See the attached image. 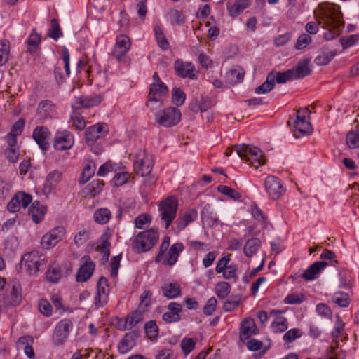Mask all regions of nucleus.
Returning <instances> with one entry per match:
<instances>
[{"instance_id": "nucleus-49", "label": "nucleus", "mask_w": 359, "mask_h": 359, "mask_svg": "<svg viewBox=\"0 0 359 359\" xmlns=\"http://www.w3.org/2000/svg\"><path fill=\"white\" fill-rule=\"evenodd\" d=\"M10 43L7 40L0 41V65L5 64L9 57Z\"/></svg>"}, {"instance_id": "nucleus-53", "label": "nucleus", "mask_w": 359, "mask_h": 359, "mask_svg": "<svg viewBox=\"0 0 359 359\" xmlns=\"http://www.w3.org/2000/svg\"><path fill=\"white\" fill-rule=\"evenodd\" d=\"M95 170V165L94 164L86 165L82 172L81 178L79 180V183L83 184L87 182L90 179V177L94 175Z\"/></svg>"}, {"instance_id": "nucleus-9", "label": "nucleus", "mask_w": 359, "mask_h": 359, "mask_svg": "<svg viewBox=\"0 0 359 359\" xmlns=\"http://www.w3.org/2000/svg\"><path fill=\"white\" fill-rule=\"evenodd\" d=\"M156 121L161 126L171 127L177 125L181 119L180 111L175 107H168L156 114Z\"/></svg>"}, {"instance_id": "nucleus-38", "label": "nucleus", "mask_w": 359, "mask_h": 359, "mask_svg": "<svg viewBox=\"0 0 359 359\" xmlns=\"http://www.w3.org/2000/svg\"><path fill=\"white\" fill-rule=\"evenodd\" d=\"M41 38L40 34L33 30L27 40V50L30 53H34L41 43Z\"/></svg>"}, {"instance_id": "nucleus-40", "label": "nucleus", "mask_w": 359, "mask_h": 359, "mask_svg": "<svg viewBox=\"0 0 359 359\" xmlns=\"http://www.w3.org/2000/svg\"><path fill=\"white\" fill-rule=\"evenodd\" d=\"M250 0H236L234 4L229 8L230 15L238 16L250 6Z\"/></svg>"}, {"instance_id": "nucleus-43", "label": "nucleus", "mask_w": 359, "mask_h": 359, "mask_svg": "<svg viewBox=\"0 0 359 359\" xmlns=\"http://www.w3.org/2000/svg\"><path fill=\"white\" fill-rule=\"evenodd\" d=\"M273 73L274 81L278 83H285L288 81L294 79V73L291 69L285 72H272Z\"/></svg>"}, {"instance_id": "nucleus-51", "label": "nucleus", "mask_w": 359, "mask_h": 359, "mask_svg": "<svg viewBox=\"0 0 359 359\" xmlns=\"http://www.w3.org/2000/svg\"><path fill=\"white\" fill-rule=\"evenodd\" d=\"M154 32L156 39L159 47H161L163 50H167L169 47V43L165 37L161 28L159 26H155Z\"/></svg>"}, {"instance_id": "nucleus-37", "label": "nucleus", "mask_w": 359, "mask_h": 359, "mask_svg": "<svg viewBox=\"0 0 359 359\" xmlns=\"http://www.w3.org/2000/svg\"><path fill=\"white\" fill-rule=\"evenodd\" d=\"M243 77L244 71L240 67L231 69L226 75V81L231 85L241 82Z\"/></svg>"}, {"instance_id": "nucleus-33", "label": "nucleus", "mask_w": 359, "mask_h": 359, "mask_svg": "<svg viewBox=\"0 0 359 359\" xmlns=\"http://www.w3.org/2000/svg\"><path fill=\"white\" fill-rule=\"evenodd\" d=\"M261 245V241L257 238L248 239L244 245L243 252L248 257L255 255Z\"/></svg>"}, {"instance_id": "nucleus-13", "label": "nucleus", "mask_w": 359, "mask_h": 359, "mask_svg": "<svg viewBox=\"0 0 359 359\" xmlns=\"http://www.w3.org/2000/svg\"><path fill=\"white\" fill-rule=\"evenodd\" d=\"M74 144V137L67 130L59 131L56 133L54 140V147L58 151L69 149Z\"/></svg>"}, {"instance_id": "nucleus-35", "label": "nucleus", "mask_w": 359, "mask_h": 359, "mask_svg": "<svg viewBox=\"0 0 359 359\" xmlns=\"http://www.w3.org/2000/svg\"><path fill=\"white\" fill-rule=\"evenodd\" d=\"M19 247V241L16 236H10L4 241V252L7 256L15 255Z\"/></svg>"}, {"instance_id": "nucleus-52", "label": "nucleus", "mask_w": 359, "mask_h": 359, "mask_svg": "<svg viewBox=\"0 0 359 359\" xmlns=\"http://www.w3.org/2000/svg\"><path fill=\"white\" fill-rule=\"evenodd\" d=\"M90 238V230L88 229L79 231L74 236V241L76 245L81 246L85 244Z\"/></svg>"}, {"instance_id": "nucleus-10", "label": "nucleus", "mask_w": 359, "mask_h": 359, "mask_svg": "<svg viewBox=\"0 0 359 359\" xmlns=\"http://www.w3.org/2000/svg\"><path fill=\"white\" fill-rule=\"evenodd\" d=\"M264 187L268 196L273 200L279 199L286 191L280 180L273 175H269L266 178Z\"/></svg>"}, {"instance_id": "nucleus-15", "label": "nucleus", "mask_w": 359, "mask_h": 359, "mask_svg": "<svg viewBox=\"0 0 359 359\" xmlns=\"http://www.w3.org/2000/svg\"><path fill=\"white\" fill-rule=\"evenodd\" d=\"M139 336L140 333L137 330L126 333L118 344V352L121 354L128 353L135 346V340Z\"/></svg>"}, {"instance_id": "nucleus-20", "label": "nucleus", "mask_w": 359, "mask_h": 359, "mask_svg": "<svg viewBox=\"0 0 359 359\" xmlns=\"http://www.w3.org/2000/svg\"><path fill=\"white\" fill-rule=\"evenodd\" d=\"M214 105L215 103L211 98L207 96H201L200 97L194 98L189 103V107L191 111L197 113L199 111L201 112L206 111Z\"/></svg>"}, {"instance_id": "nucleus-61", "label": "nucleus", "mask_w": 359, "mask_h": 359, "mask_svg": "<svg viewBox=\"0 0 359 359\" xmlns=\"http://www.w3.org/2000/svg\"><path fill=\"white\" fill-rule=\"evenodd\" d=\"M180 345L183 353L188 355L195 348L196 341L192 338H184L182 340Z\"/></svg>"}, {"instance_id": "nucleus-5", "label": "nucleus", "mask_w": 359, "mask_h": 359, "mask_svg": "<svg viewBox=\"0 0 359 359\" xmlns=\"http://www.w3.org/2000/svg\"><path fill=\"white\" fill-rule=\"evenodd\" d=\"M46 257L39 251H32L25 254L20 263V268L24 269L29 276L36 275L46 264Z\"/></svg>"}, {"instance_id": "nucleus-27", "label": "nucleus", "mask_w": 359, "mask_h": 359, "mask_svg": "<svg viewBox=\"0 0 359 359\" xmlns=\"http://www.w3.org/2000/svg\"><path fill=\"white\" fill-rule=\"evenodd\" d=\"M198 217V212L195 209H190L186 211L177 219L176 223L178 229L182 230L191 222L195 221Z\"/></svg>"}, {"instance_id": "nucleus-17", "label": "nucleus", "mask_w": 359, "mask_h": 359, "mask_svg": "<svg viewBox=\"0 0 359 359\" xmlns=\"http://www.w3.org/2000/svg\"><path fill=\"white\" fill-rule=\"evenodd\" d=\"M50 135V133L47 128L37 126L33 131L32 137L40 148L46 151L49 147Z\"/></svg>"}, {"instance_id": "nucleus-31", "label": "nucleus", "mask_w": 359, "mask_h": 359, "mask_svg": "<svg viewBox=\"0 0 359 359\" xmlns=\"http://www.w3.org/2000/svg\"><path fill=\"white\" fill-rule=\"evenodd\" d=\"M103 126L96 124L89 127L86 131V141L88 144L92 145L101 136Z\"/></svg>"}, {"instance_id": "nucleus-22", "label": "nucleus", "mask_w": 359, "mask_h": 359, "mask_svg": "<svg viewBox=\"0 0 359 359\" xmlns=\"http://www.w3.org/2000/svg\"><path fill=\"white\" fill-rule=\"evenodd\" d=\"M327 265L328 263L325 261L316 262L310 265L300 276L308 281L313 280Z\"/></svg>"}, {"instance_id": "nucleus-23", "label": "nucleus", "mask_w": 359, "mask_h": 359, "mask_svg": "<svg viewBox=\"0 0 359 359\" xmlns=\"http://www.w3.org/2000/svg\"><path fill=\"white\" fill-rule=\"evenodd\" d=\"M168 88L163 83H151L148 95V101L147 104L149 105V102H160L161 97L168 93Z\"/></svg>"}, {"instance_id": "nucleus-62", "label": "nucleus", "mask_w": 359, "mask_h": 359, "mask_svg": "<svg viewBox=\"0 0 359 359\" xmlns=\"http://www.w3.org/2000/svg\"><path fill=\"white\" fill-rule=\"evenodd\" d=\"M305 297L302 293H292L287 295L284 299V302L288 304H300L304 302Z\"/></svg>"}, {"instance_id": "nucleus-48", "label": "nucleus", "mask_w": 359, "mask_h": 359, "mask_svg": "<svg viewBox=\"0 0 359 359\" xmlns=\"http://www.w3.org/2000/svg\"><path fill=\"white\" fill-rule=\"evenodd\" d=\"M151 297L152 292L150 290H144L140 297V303L138 306V309L145 312L147 309L151 306Z\"/></svg>"}, {"instance_id": "nucleus-44", "label": "nucleus", "mask_w": 359, "mask_h": 359, "mask_svg": "<svg viewBox=\"0 0 359 359\" xmlns=\"http://www.w3.org/2000/svg\"><path fill=\"white\" fill-rule=\"evenodd\" d=\"M337 55L335 50L329 52H323L315 59V63L318 65H327Z\"/></svg>"}, {"instance_id": "nucleus-54", "label": "nucleus", "mask_w": 359, "mask_h": 359, "mask_svg": "<svg viewBox=\"0 0 359 359\" xmlns=\"http://www.w3.org/2000/svg\"><path fill=\"white\" fill-rule=\"evenodd\" d=\"M104 184L103 181L93 180L86 187V190L91 196H95L99 194Z\"/></svg>"}, {"instance_id": "nucleus-1", "label": "nucleus", "mask_w": 359, "mask_h": 359, "mask_svg": "<svg viewBox=\"0 0 359 359\" xmlns=\"http://www.w3.org/2000/svg\"><path fill=\"white\" fill-rule=\"evenodd\" d=\"M342 14L339 8L330 4H320L318 9L315 12L318 23L309 22L305 26L306 31L309 34H316L318 31V25L323 24V27L339 29L344 24L341 20Z\"/></svg>"}, {"instance_id": "nucleus-26", "label": "nucleus", "mask_w": 359, "mask_h": 359, "mask_svg": "<svg viewBox=\"0 0 359 359\" xmlns=\"http://www.w3.org/2000/svg\"><path fill=\"white\" fill-rule=\"evenodd\" d=\"M175 69L177 74L181 77L194 79L195 76L194 69L191 63L177 60L175 63Z\"/></svg>"}, {"instance_id": "nucleus-12", "label": "nucleus", "mask_w": 359, "mask_h": 359, "mask_svg": "<svg viewBox=\"0 0 359 359\" xmlns=\"http://www.w3.org/2000/svg\"><path fill=\"white\" fill-rule=\"evenodd\" d=\"M65 233L66 230L64 226H56L42 237L41 245L44 248L50 249L61 241L64 238Z\"/></svg>"}, {"instance_id": "nucleus-30", "label": "nucleus", "mask_w": 359, "mask_h": 359, "mask_svg": "<svg viewBox=\"0 0 359 359\" xmlns=\"http://www.w3.org/2000/svg\"><path fill=\"white\" fill-rule=\"evenodd\" d=\"M271 314L276 316V320L272 323L271 327L276 332H283L287 329V320L286 318L277 316L281 313V311L273 310Z\"/></svg>"}, {"instance_id": "nucleus-41", "label": "nucleus", "mask_w": 359, "mask_h": 359, "mask_svg": "<svg viewBox=\"0 0 359 359\" xmlns=\"http://www.w3.org/2000/svg\"><path fill=\"white\" fill-rule=\"evenodd\" d=\"M346 144L351 149L359 148V128L348 133L346 135Z\"/></svg>"}, {"instance_id": "nucleus-7", "label": "nucleus", "mask_w": 359, "mask_h": 359, "mask_svg": "<svg viewBox=\"0 0 359 359\" xmlns=\"http://www.w3.org/2000/svg\"><path fill=\"white\" fill-rule=\"evenodd\" d=\"M134 170L142 177L149 175L154 167V160L145 150L140 149L135 154L133 162Z\"/></svg>"}, {"instance_id": "nucleus-29", "label": "nucleus", "mask_w": 359, "mask_h": 359, "mask_svg": "<svg viewBox=\"0 0 359 359\" xmlns=\"http://www.w3.org/2000/svg\"><path fill=\"white\" fill-rule=\"evenodd\" d=\"M291 71L294 73V79H302L308 76L311 72L309 66V60L305 59L299 61L295 68L291 69Z\"/></svg>"}, {"instance_id": "nucleus-18", "label": "nucleus", "mask_w": 359, "mask_h": 359, "mask_svg": "<svg viewBox=\"0 0 359 359\" xmlns=\"http://www.w3.org/2000/svg\"><path fill=\"white\" fill-rule=\"evenodd\" d=\"M55 114V106L52 101L48 100H42L39 102L37 108L36 115L41 121L52 118Z\"/></svg>"}, {"instance_id": "nucleus-57", "label": "nucleus", "mask_w": 359, "mask_h": 359, "mask_svg": "<svg viewBox=\"0 0 359 359\" xmlns=\"http://www.w3.org/2000/svg\"><path fill=\"white\" fill-rule=\"evenodd\" d=\"M22 299L21 286L15 283L12 287L11 291V305L16 306L20 304Z\"/></svg>"}, {"instance_id": "nucleus-34", "label": "nucleus", "mask_w": 359, "mask_h": 359, "mask_svg": "<svg viewBox=\"0 0 359 359\" xmlns=\"http://www.w3.org/2000/svg\"><path fill=\"white\" fill-rule=\"evenodd\" d=\"M33 342V339L30 337H22L18 339L17 344L18 347H22L24 350L25 354L29 358L34 357V349L31 345Z\"/></svg>"}, {"instance_id": "nucleus-45", "label": "nucleus", "mask_w": 359, "mask_h": 359, "mask_svg": "<svg viewBox=\"0 0 359 359\" xmlns=\"http://www.w3.org/2000/svg\"><path fill=\"white\" fill-rule=\"evenodd\" d=\"M186 100V95L183 90L179 88H174L172 90V102L177 106H182Z\"/></svg>"}, {"instance_id": "nucleus-64", "label": "nucleus", "mask_w": 359, "mask_h": 359, "mask_svg": "<svg viewBox=\"0 0 359 359\" xmlns=\"http://www.w3.org/2000/svg\"><path fill=\"white\" fill-rule=\"evenodd\" d=\"M316 312L323 318L331 319L332 312L329 306L323 303H320L316 306Z\"/></svg>"}, {"instance_id": "nucleus-19", "label": "nucleus", "mask_w": 359, "mask_h": 359, "mask_svg": "<svg viewBox=\"0 0 359 359\" xmlns=\"http://www.w3.org/2000/svg\"><path fill=\"white\" fill-rule=\"evenodd\" d=\"M83 259L85 261L79 268L76 275L78 282L87 281L91 277L95 267L94 262L90 260L89 257H84Z\"/></svg>"}, {"instance_id": "nucleus-63", "label": "nucleus", "mask_w": 359, "mask_h": 359, "mask_svg": "<svg viewBox=\"0 0 359 359\" xmlns=\"http://www.w3.org/2000/svg\"><path fill=\"white\" fill-rule=\"evenodd\" d=\"M333 302L341 307H346L350 303V299L347 294H335L332 298Z\"/></svg>"}, {"instance_id": "nucleus-25", "label": "nucleus", "mask_w": 359, "mask_h": 359, "mask_svg": "<svg viewBox=\"0 0 359 359\" xmlns=\"http://www.w3.org/2000/svg\"><path fill=\"white\" fill-rule=\"evenodd\" d=\"M62 172L58 170L51 171L46 177V180L42 189L43 194L48 196L51 193L52 190L55 189L60 182Z\"/></svg>"}, {"instance_id": "nucleus-16", "label": "nucleus", "mask_w": 359, "mask_h": 359, "mask_svg": "<svg viewBox=\"0 0 359 359\" xmlns=\"http://www.w3.org/2000/svg\"><path fill=\"white\" fill-rule=\"evenodd\" d=\"M102 101V97L100 95L93 96H79L74 98V101L72 104V107L74 109L81 108H90L95 105L99 104Z\"/></svg>"}, {"instance_id": "nucleus-46", "label": "nucleus", "mask_w": 359, "mask_h": 359, "mask_svg": "<svg viewBox=\"0 0 359 359\" xmlns=\"http://www.w3.org/2000/svg\"><path fill=\"white\" fill-rule=\"evenodd\" d=\"M231 292V286L227 282H219L215 286V293L220 299L226 298Z\"/></svg>"}, {"instance_id": "nucleus-21", "label": "nucleus", "mask_w": 359, "mask_h": 359, "mask_svg": "<svg viewBox=\"0 0 359 359\" xmlns=\"http://www.w3.org/2000/svg\"><path fill=\"white\" fill-rule=\"evenodd\" d=\"M130 47V41L126 35L121 34L117 36L116 46L113 51L114 56L118 60H120L126 54Z\"/></svg>"}, {"instance_id": "nucleus-3", "label": "nucleus", "mask_w": 359, "mask_h": 359, "mask_svg": "<svg viewBox=\"0 0 359 359\" xmlns=\"http://www.w3.org/2000/svg\"><path fill=\"white\" fill-rule=\"evenodd\" d=\"M158 240V231L149 229L140 232L132 241L131 247L136 253H142L150 250Z\"/></svg>"}, {"instance_id": "nucleus-8", "label": "nucleus", "mask_w": 359, "mask_h": 359, "mask_svg": "<svg viewBox=\"0 0 359 359\" xmlns=\"http://www.w3.org/2000/svg\"><path fill=\"white\" fill-rule=\"evenodd\" d=\"M177 205V201L172 197H168L161 201L159 205L161 219L165 222L166 229L169 227L172 222L176 217Z\"/></svg>"}, {"instance_id": "nucleus-6", "label": "nucleus", "mask_w": 359, "mask_h": 359, "mask_svg": "<svg viewBox=\"0 0 359 359\" xmlns=\"http://www.w3.org/2000/svg\"><path fill=\"white\" fill-rule=\"evenodd\" d=\"M234 148L238 156L249 161L255 168L265 164L262 151L259 148L248 144L235 145Z\"/></svg>"}, {"instance_id": "nucleus-55", "label": "nucleus", "mask_w": 359, "mask_h": 359, "mask_svg": "<svg viewBox=\"0 0 359 359\" xmlns=\"http://www.w3.org/2000/svg\"><path fill=\"white\" fill-rule=\"evenodd\" d=\"M47 280L51 283H57L61 278V271L57 266H50L46 272Z\"/></svg>"}, {"instance_id": "nucleus-59", "label": "nucleus", "mask_w": 359, "mask_h": 359, "mask_svg": "<svg viewBox=\"0 0 359 359\" xmlns=\"http://www.w3.org/2000/svg\"><path fill=\"white\" fill-rule=\"evenodd\" d=\"M71 119L73 122V126L76 129L82 130L86 126V121L83 116L78 113L74 111L71 115Z\"/></svg>"}, {"instance_id": "nucleus-39", "label": "nucleus", "mask_w": 359, "mask_h": 359, "mask_svg": "<svg viewBox=\"0 0 359 359\" xmlns=\"http://www.w3.org/2000/svg\"><path fill=\"white\" fill-rule=\"evenodd\" d=\"M275 86L273 73L268 74L266 80L262 85L256 88L255 93L257 94H265L270 92Z\"/></svg>"}, {"instance_id": "nucleus-4", "label": "nucleus", "mask_w": 359, "mask_h": 359, "mask_svg": "<svg viewBox=\"0 0 359 359\" xmlns=\"http://www.w3.org/2000/svg\"><path fill=\"white\" fill-rule=\"evenodd\" d=\"M311 111L307 107L299 109L297 112L296 118H290L287 123L292 127L293 135L299 138L302 135H309L313 132V128L310 121L306 120L309 117Z\"/></svg>"}, {"instance_id": "nucleus-60", "label": "nucleus", "mask_w": 359, "mask_h": 359, "mask_svg": "<svg viewBox=\"0 0 359 359\" xmlns=\"http://www.w3.org/2000/svg\"><path fill=\"white\" fill-rule=\"evenodd\" d=\"M359 41V34H353L347 36L341 37L339 41L344 48H347L353 46Z\"/></svg>"}, {"instance_id": "nucleus-58", "label": "nucleus", "mask_w": 359, "mask_h": 359, "mask_svg": "<svg viewBox=\"0 0 359 359\" xmlns=\"http://www.w3.org/2000/svg\"><path fill=\"white\" fill-rule=\"evenodd\" d=\"M144 329L150 339L156 337L158 334V327L154 320L147 322L144 325Z\"/></svg>"}, {"instance_id": "nucleus-14", "label": "nucleus", "mask_w": 359, "mask_h": 359, "mask_svg": "<svg viewBox=\"0 0 359 359\" xmlns=\"http://www.w3.org/2000/svg\"><path fill=\"white\" fill-rule=\"evenodd\" d=\"M109 285L108 280L104 277H101L97 284V293L95 298L96 308L103 306L108 302Z\"/></svg>"}, {"instance_id": "nucleus-47", "label": "nucleus", "mask_w": 359, "mask_h": 359, "mask_svg": "<svg viewBox=\"0 0 359 359\" xmlns=\"http://www.w3.org/2000/svg\"><path fill=\"white\" fill-rule=\"evenodd\" d=\"M48 35L49 37L54 40H57L62 36V32L60 29L59 22L57 19H53L50 22V28L48 30Z\"/></svg>"}, {"instance_id": "nucleus-42", "label": "nucleus", "mask_w": 359, "mask_h": 359, "mask_svg": "<svg viewBox=\"0 0 359 359\" xmlns=\"http://www.w3.org/2000/svg\"><path fill=\"white\" fill-rule=\"evenodd\" d=\"M110 218L111 212L107 208H100L94 213L95 221L98 224H106Z\"/></svg>"}, {"instance_id": "nucleus-11", "label": "nucleus", "mask_w": 359, "mask_h": 359, "mask_svg": "<svg viewBox=\"0 0 359 359\" xmlns=\"http://www.w3.org/2000/svg\"><path fill=\"white\" fill-rule=\"evenodd\" d=\"M72 326V323L69 319L60 320L55 328L53 335V344L56 346L63 344L68 337L69 331Z\"/></svg>"}, {"instance_id": "nucleus-50", "label": "nucleus", "mask_w": 359, "mask_h": 359, "mask_svg": "<svg viewBox=\"0 0 359 359\" xmlns=\"http://www.w3.org/2000/svg\"><path fill=\"white\" fill-rule=\"evenodd\" d=\"M217 191L233 200H239L241 198V194L235 189L225 185H219L217 187Z\"/></svg>"}, {"instance_id": "nucleus-2", "label": "nucleus", "mask_w": 359, "mask_h": 359, "mask_svg": "<svg viewBox=\"0 0 359 359\" xmlns=\"http://www.w3.org/2000/svg\"><path fill=\"white\" fill-rule=\"evenodd\" d=\"M170 238L166 236L161 244L158 255L155 258L156 262H162L164 265L173 266L178 260L180 253L184 247L182 243H175L168 249Z\"/></svg>"}, {"instance_id": "nucleus-36", "label": "nucleus", "mask_w": 359, "mask_h": 359, "mask_svg": "<svg viewBox=\"0 0 359 359\" xmlns=\"http://www.w3.org/2000/svg\"><path fill=\"white\" fill-rule=\"evenodd\" d=\"M143 310L137 309L125 320L124 330H130L142 320Z\"/></svg>"}, {"instance_id": "nucleus-56", "label": "nucleus", "mask_w": 359, "mask_h": 359, "mask_svg": "<svg viewBox=\"0 0 359 359\" xmlns=\"http://www.w3.org/2000/svg\"><path fill=\"white\" fill-rule=\"evenodd\" d=\"M241 302L240 296H231L224 304L223 309L225 311L230 312L237 308Z\"/></svg>"}, {"instance_id": "nucleus-32", "label": "nucleus", "mask_w": 359, "mask_h": 359, "mask_svg": "<svg viewBox=\"0 0 359 359\" xmlns=\"http://www.w3.org/2000/svg\"><path fill=\"white\" fill-rule=\"evenodd\" d=\"M163 295L168 299H174L181 294V288L179 284L175 283H166L162 286Z\"/></svg>"}, {"instance_id": "nucleus-28", "label": "nucleus", "mask_w": 359, "mask_h": 359, "mask_svg": "<svg viewBox=\"0 0 359 359\" xmlns=\"http://www.w3.org/2000/svg\"><path fill=\"white\" fill-rule=\"evenodd\" d=\"M46 212V208L37 201L32 204L29 210V215H31L33 221L36 224L43 220Z\"/></svg>"}, {"instance_id": "nucleus-24", "label": "nucleus", "mask_w": 359, "mask_h": 359, "mask_svg": "<svg viewBox=\"0 0 359 359\" xmlns=\"http://www.w3.org/2000/svg\"><path fill=\"white\" fill-rule=\"evenodd\" d=\"M257 326L253 319L245 318L242 321L239 337L241 341L248 340L252 335L256 334Z\"/></svg>"}]
</instances>
